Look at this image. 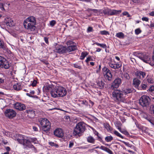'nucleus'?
Returning <instances> with one entry per match:
<instances>
[{"instance_id":"e433bc0d","label":"nucleus","mask_w":154,"mask_h":154,"mask_svg":"<svg viewBox=\"0 0 154 154\" xmlns=\"http://www.w3.org/2000/svg\"><path fill=\"white\" fill-rule=\"evenodd\" d=\"M105 140L107 142H109L112 140V136H107L106 137Z\"/></svg>"},{"instance_id":"7ed1b4c3","label":"nucleus","mask_w":154,"mask_h":154,"mask_svg":"<svg viewBox=\"0 0 154 154\" xmlns=\"http://www.w3.org/2000/svg\"><path fill=\"white\" fill-rule=\"evenodd\" d=\"M17 136L16 140L19 143L23 144L25 147H28L30 148L33 146L27 137L19 134Z\"/></svg>"},{"instance_id":"a211bd4d","label":"nucleus","mask_w":154,"mask_h":154,"mask_svg":"<svg viewBox=\"0 0 154 154\" xmlns=\"http://www.w3.org/2000/svg\"><path fill=\"white\" fill-rule=\"evenodd\" d=\"M68 46V47H66V53L74 51L77 49V47L75 45H72Z\"/></svg>"},{"instance_id":"c756f323","label":"nucleus","mask_w":154,"mask_h":154,"mask_svg":"<svg viewBox=\"0 0 154 154\" xmlns=\"http://www.w3.org/2000/svg\"><path fill=\"white\" fill-rule=\"evenodd\" d=\"M149 109L151 114L154 115V104L150 106Z\"/></svg>"},{"instance_id":"09e8293b","label":"nucleus","mask_w":154,"mask_h":154,"mask_svg":"<svg viewBox=\"0 0 154 154\" xmlns=\"http://www.w3.org/2000/svg\"><path fill=\"white\" fill-rule=\"evenodd\" d=\"M121 66L122 64L121 62H117L116 63V68H119Z\"/></svg>"},{"instance_id":"473e14b6","label":"nucleus","mask_w":154,"mask_h":154,"mask_svg":"<svg viewBox=\"0 0 154 154\" xmlns=\"http://www.w3.org/2000/svg\"><path fill=\"white\" fill-rule=\"evenodd\" d=\"M94 44H95L97 45L98 46H100V47L103 48H105L106 47V45L105 44H100L97 42H96L95 43H94Z\"/></svg>"},{"instance_id":"a18cd8bd","label":"nucleus","mask_w":154,"mask_h":154,"mask_svg":"<svg viewBox=\"0 0 154 154\" xmlns=\"http://www.w3.org/2000/svg\"><path fill=\"white\" fill-rule=\"evenodd\" d=\"M81 104L83 105H85L87 106L88 105V103L86 100H82L81 101Z\"/></svg>"},{"instance_id":"9d476101","label":"nucleus","mask_w":154,"mask_h":154,"mask_svg":"<svg viewBox=\"0 0 154 154\" xmlns=\"http://www.w3.org/2000/svg\"><path fill=\"white\" fill-rule=\"evenodd\" d=\"M102 71L105 78L108 79L109 80H111L112 78V75L110 71L105 67L103 68Z\"/></svg>"},{"instance_id":"72a5a7b5","label":"nucleus","mask_w":154,"mask_h":154,"mask_svg":"<svg viewBox=\"0 0 154 154\" xmlns=\"http://www.w3.org/2000/svg\"><path fill=\"white\" fill-rule=\"evenodd\" d=\"M104 127L108 131H110L111 130V128L108 124H105L104 125Z\"/></svg>"},{"instance_id":"f8f14e48","label":"nucleus","mask_w":154,"mask_h":154,"mask_svg":"<svg viewBox=\"0 0 154 154\" xmlns=\"http://www.w3.org/2000/svg\"><path fill=\"white\" fill-rule=\"evenodd\" d=\"M14 107L15 109L20 111L24 110L26 109L24 104L19 102H16L14 103Z\"/></svg>"},{"instance_id":"f704fd0d","label":"nucleus","mask_w":154,"mask_h":154,"mask_svg":"<svg viewBox=\"0 0 154 154\" xmlns=\"http://www.w3.org/2000/svg\"><path fill=\"white\" fill-rule=\"evenodd\" d=\"M119 125L117 126L118 129L119 131L121 133H123V132L125 130L122 129L120 127V126L122 125V124L121 123H119Z\"/></svg>"},{"instance_id":"774afa93","label":"nucleus","mask_w":154,"mask_h":154,"mask_svg":"<svg viewBox=\"0 0 154 154\" xmlns=\"http://www.w3.org/2000/svg\"><path fill=\"white\" fill-rule=\"evenodd\" d=\"M132 2L135 3H138L139 2V0H131Z\"/></svg>"},{"instance_id":"aec40b11","label":"nucleus","mask_w":154,"mask_h":154,"mask_svg":"<svg viewBox=\"0 0 154 154\" xmlns=\"http://www.w3.org/2000/svg\"><path fill=\"white\" fill-rule=\"evenodd\" d=\"M123 93L127 94L132 92H135L136 91L133 88H126L122 90Z\"/></svg>"},{"instance_id":"393cba45","label":"nucleus","mask_w":154,"mask_h":154,"mask_svg":"<svg viewBox=\"0 0 154 154\" xmlns=\"http://www.w3.org/2000/svg\"><path fill=\"white\" fill-rule=\"evenodd\" d=\"M87 141L89 143H94L95 141V140L94 138L91 136H90L88 137L87 138Z\"/></svg>"},{"instance_id":"4be33fe9","label":"nucleus","mask_w":154,"mask_h":154,"mask_svg":"<svg viewBox=\"0 0 154 154\" xmlns=\"http://www.w3.org/2000/svg\"><path fill=\"white\" fill-rule=\"evenodd\" d=\"M26 112L28 113V116L31 118H33L35 116V111L33 110H27Z\"/></svg>"},{"instance_id":"6ab92c4d","label":"nucleus","mask_w":154,"mask_h":154,"mask_svg":"<svg viewBox=\"0 0 154 154\" xmlns=\"http://www.w3.org/2000/svg\"><path fill=\"white\" fill-rule=\"evenodd\" d=\"M135 75L137 77H139L140 78H141L140 76L141 75L142 78H143L146 76V73L144 72L138 70L136 72Z\"/></svg>"},{"instance_id":"1a4fd4ad","label":"nucleus","mask_w":154,"mask_h":154,"mask_svg":"<svg viewBox=\"0 0 154 154\" xmlns=\"http://www.w3.org/2000/svg\"><path fill=\"white\" fill-rule=\"evenodd\" d=\"M5 116L9 119H12L15 117L16 115V112L11 109H7L5 112Z\"/></svg>"},{"instance_id":"69168bd1","label":"nucleus","mask_w":154,"mask_h":154,"mask_svg":"<svg viewBox=\"0 0 154 154\" xmlns=\"http://www.w3.org/2000/svg\"><path fill=\"white\" fill-rule=\"evenodd\" d=\"M142 20L143 21H148L149 19L146 17H143L142 18Z\"/></svg>"},{"instance_id":"de8ad7c7","label":"nucleus","mask_w":154,"mask_h":154,"mask_svg":"<svg viewBox=\"0 0 154 154\" xmlns=\"http://www.w3.org/2000/svg\"><path fill=\"white\" fill-rule=\"evenodd\" d=\"M73 66L75 68L81 69L82 68L81 66H79L78 64L75 63L73 64Z\"/></svg>"},{"instance_id":"f03ea898","label":"nucleus","mask_w":154,"mask_h":154,"mask_svg":"<svg viewBox=\"0 0 154 154\" xmlns=\"http://www.w3.org/2000/svg\"><path fill=\"white\" fill-rule=\"evenodd\" d=\"M66 94V89L63 87L59 86L55 88L54 91L51 92V95L52 97L56 98L64 97Z\"/></svg>"},{"instance_id":"b1692460","label":"nucleus","mask_w":154,"mask_h":154,"mask_svg":"<svg viewBox=\"0 0 154 154\" xmlns=\"http://www.w3.org/2000/svg\"><path fill=\"white\" fill-rule=\"evenodd\" d=\"M100 149L105 151H106L110 154H112V152L108 148L105 146H101L100 147Z\"/></svg>"},{"instance_id":"bb28decb","label":"nucleus","mask_w":154,"mask_h":154,"mask_svg":"<svg viewBox=\"0 0 154 154\" xmlns=\"http://www.w3.org/2000/svg\"><path fill=\"white\" fill-rule=\"evenodd\" d=\"M147 80L149 83L153 84L154 83V79L150 76H147Z\"/></svg>"},{"instance_id":"49530a36","label":"nucleus","mask_w":154,"mask_h":154,"mask_svg":"<svg viewBox=\"0 0 154 154\" xmlns=\"http://www.w3.org/2000/svg\"><path fill=\"white\" fill-rule=\"evenodd\" d=\"M73 44L74 42L72 41H69L66 42V45H67V46L74 45Z\"/></svg>"},{"instance_id":"4468645a","label":"nucleus","mask_w":154,"mask_h":154,"mask_svg":"<svg viewBox=\"0 0 154 154\" xmlns=\"http://www.w3.org/2000/svg\"><path fill=\"white\" fill-rule=\"evenodd\" d=\"M4 22V23L6 24L7 26L12 27L14 25L13 20L10 18L7 17L5 18V19Z\"/></svg>"},{"instance_id":"052dcab7","label":"nucleus","mask_w":154,"mask_h":154,"mask_svg":"<svg viewBox=\"0 0 154 154\" xmlns=\"http://www.w3.org/2000/svg\"><path fill=\"white\" fill-rule=\"evenodd\" d=\"M74 145V143L73 142L70 141L69 143V147L71 148Z\"/></svg>"},{"instance_id":"603ef678","label":"nucleus","mask_w":154,"mask_h":154,"mask_svg":"<svg viewBox=\"0 0 154 154\" xmlns=\"http://www.w3.org/2000/svg\"><path fill=\"white\" fill-rule=\"evenodd\" d=\"M123 14L124 15L127 16V17H129L131 16L129 14L128 12H126V11L124 12L123 13Z\"/></svg>"},{"instance_id":"0e129e2a","label":"nucleus","mask_w":154,"mask_h":154,"mask_svg":"<svg viewBox=\"0 0 154 154\" xmlns=\"http://www.w3.org/2000/svg\"><path fill=\"white\" fill-rule=\"evenodd\" d=\"M123 134L127 136H128L129 135L128 132L125 130L123 132Z\"/></svg>"},{"instance_id":"39448f33","label":"nucleus","mask_w":154,"mask_h":154,"mask_svg":"<svg viewBox=\"0 0 154 154\" xmlns=\"http://www.w3.org/2000/svg\"><path fill=\"white\" fill-rule=\"evenodd\" d=\"M42 129L45 132H48L51 128V123L47 119H41L39 121Z\"/></svg>"},{"instance_id":"0eeeda50","label":"nucleus","mask_w":154,"mask_h":154,"mask_svg":"<svg viewBox=\"0 0 154 154\" xmlns=\"http://www.w3.org/2000/svg\"><path fill=\"white\" fill-rule=\"evenodd\" d=\"M140 104L143 107H148L150 103V100L149 97L146 95H143L139 100Z\"/></svg>"},{"instance_id":"2eb2a0df","label":"nucleus","mask_w":154,"mask_h":154,"mask_svg":"<svg viewBox=\"0 0 154 154\" xmlns=\"http://www.w3.org/2000/svg\"><path fill=\"white\" fill-rule=\"evenodd\" d=\"M43 90L46 92H50L51 94L52 91H54V86L52 85H47L44 86L43 88Z\"/></svg>"},{"instance_id":"a19ab883","label":"nucleus","mask_w":154,"mask_h":154,"mask_svg":"<svg viewBox=\"0 0 154 154\" xmlns=\"http://www.w3.org/2000/svg\"><path fill=\"white\" fill-rule=\"evenodd\" d=\"M141 86L142 89L143 90H146L147 87V86L146 85L143 83L141 84Z\"/></svg>"},{"instance_id":"4d7b16f0","label":"nucleus","mask_w":154,"mask_h":154,"mask_svg":"<svg viewBox=\"0 0 154 154\" xmlns=\"http://www.w3.org/2000/svg\"><path fill=\"white\" fill-rule=\"evenodd\" d=\"M44 40L45 43L47 44H48L49 42H48V38L47 37H44Z\"/></svg>"},{"instance_id":"6e6d98bb","label":"nucleus","mask_w":154,"mask_h":154,"mask_svg":"<svg viewBox=\"0 0 154 154\" xmlns=\"http://www.w3.org/2000/svg\"><path fill=\"white\" fill-rule=\"evenodd\" d=\"M93 30V28L91 27H89L87 29V32H92Z\"/></svg>"},{"instance_id":"a878e982","label":"nucleus","mask_w":154,"mask_h":154,"mask_svg":"<svg viewBox=\"0 0 154 154\" xmlns=\"http://www.w3.org/2000/svg\"><path fill=\"white\" fill-rule=\"evenodd\" d=\"M97 85L98 86V88L100 89L103 88L104 83L102 81H98L96 82Z\"/></svg>"},{"instance_id":"ea45409f","label":"nucleus","mask_w":154,"mask_h":154,"mask_svg":"<svg viewBox=\"0 0 154 154\" xmlns=\"http://www.w3.org/2000/svg\"><path fill=\"white\" fill-rule=\"evenodd\" d=\"M116 14V10H112L109 9V15H112Z\"/></svg>"},{"instance_id":"3c124183","label":"nucleus","mask_w":154,"mask_h":154,"mask_svg":"<svg viewBox=\"0 0 154 154\" xmlns=\"http://www.w3.org/2000/svg\"><path fill=\"white\" fill-rule=\"evenodd\" d=\"M56 21L55 20H53L50 21V25L51 26H53L56 24Z\"/></svg>"},{"instance_id":"9b49d317","label":"nucleus","mask_w":154,"mask_h":154,"mask_svg":"<svg viewBox=\"0 0 154 154\" xmlns=\"http://www.w3.org/2000/svg\"><path fill=\"white\" fill-rule=\"evenodd\" d=\"M66 47L62 45H57L55 47L54 50L55 52L60 54L66 53Z\"/></svg>"},{"instance_id":"412c9836","label":"nucleus","mask_w":154,"mask_h":154,"mask_svg":"<svg viewBox=\"0 0 154 154\" xmlns=\"http://www.w3.org/2000/svg\"><path fill=\"white\" fill-rule=\"evenodd\" d=\"M140 83V81L137 79L136 78L133 79V84L135 88H138Z\"/></svg>"},{"instance_id":"c9c22d12","label":"nucleus","mask_w":154,"mask_h":154,"mask_svg":"<svg viewBox=\"0 0 154 154\" xmlns=\"http://www.w3.org/2000/svg\"><path fill=\"white\" fill-rule=\"evenodd\" d=\"M100 32L102 35H109V32L108 31L105 30L101 31H100Z\"/></svg>"},{"instance_id":"423d86ee","label":"nucleus","mask_w":154,"mask_h":154,"mask_svg":"<svg viewBox=\"0 0 154 154\" xmlns=\"http://www.w3.org/2000/svg\"><path fill=\"white\" fill-rule=\"evenodd\" d=\"M136 54L137 57L144 62L149 63L152 66L154 65V63L151 60V57L149 56L141 53H137Z\"/></svg>"},{"instance_id":"bf43d9fd","label":"nucleus","mask_w":154,"mask_h":154,"mask_svg":"<svg viewBox=\"0 0 154 154\" xmlns=\"http://www.w3.org/2000/svg\"><path fill=\"white\" fill-rule=\"evenodd\" d=\"M149 91L152 92L154 91V86H151L149 89Z\"/></svg>"},{"instance_id":"338daca9","label":"nucleus","mask_w":154,"mask_h":154,"mask_svg":"<svg viewBox=\"0 0 154 154\" xmlns=\"http://www.w3.org/2000/svg\"><path fill=\"white\" fill-rule=\"evenodd\" d=\"M4 82V80L2 78H0V85Z\"/></svg>"},{"instance_id":"f257e3e1","label":"nucleus","mask_w":154,"mask_h":154,"mask_svg":"<svg viewBox=\"0 0 154 154\" xmlns=\"http://www.w3.org/2000/svg\"><path fill=\"white\" fill-rule=\"evenodd\" d=\"M36 20L34 17L31 16L26 19L24 21L23 25L24 27L27 30L30 31H33L35 30V26Z\"/></svg>"},{"instance_id":"5701e85b","label":"nucleus","mask_w":154,"mask_h":154,"mask_svg":"<svg viewBox=\"0 0 154 154\" xmlns=\"http://www.w3.org/2000/svg\"><path fill=\"white\" fill-rule=\"evenodd\" d=\"M13 88L15 90L19 91L22 89V87L20 83H17L13 86Z\"/></svg>"},{"instance_id":"680f3d73","label":"nucleus","mask_w":154,"mask_h":154,"mask_svg":"<svg viewBox=\"0 0 154 154\" xmlns=\"http://www.w3.org/2000/svg\"><path fill=\"white\" fill-rule=\"evenodd\" d=\"M0 8L2 10H5L3 6V3H1L0 4Z\"/></svg>"},{"instance_id":"58836bf2","label":"nucleus","mask_w":154,"mask_h":154,"mask_svg":"<svg viewBox=\"0 0 154 154\" xmlns=\"http://www.w3.org/2000/svg\"><path fill=\"white\" fill-rule=\"evenodd\" d=\"M141 32V30L140 28L136 29L135 30V32L136 35H138Z\"/></svg>"},{"instance_id":"2f4dec72","label":"nucleus","mask_w":154,"mask_h":154,"mask_svg":"<svg viewBox=\"0 0 154 154\" xmlns=\"http://www.w3.org/2000/svg\"><path fill=\"white\" fill-rule=\"evenodd\" d=\"M87 54H88L87 52H82L81 53V55L80 57V59L82 60L83 59Z\"/></svg>"},{"instance_id":"37998d69","label":"nucleus","mask_w":154,"mask_h":154,"mask_svg":"<svg viewBox=\"0 0 154 154\" xmlns=\"http://www.w3.org/2000/svg\"><path fill=\"white\" fill-rule=\"evenodd\" d=\"M94 134H95V135H96L98 137V140H99L101 141V142H102V138L99 136L98 135H99V133H98L96 131H95L94 132Z\"/></svg>"},{"instance_id":"f3484780","label":"nucleus","mask_w":154,"mask_h":154,"mask_svg":"<svg viewBox=\"0 0 154 154\" xmlns=\"http://www.w3.org/2000/svg\"><path fill=\"white\" fill-rule=\"evenodd\" d=\"M54 134L57 137H63V134L62 129L57 128L54 131Z\"/></svg>"},{"instance_id":"20e7f679","label":"nucleus","mask_w":154,"mask_h":154,"mask_svg":"<svg viewBox=\"0 0 154 154\" xmlns=\"http://www.w3.org/2000/svg\"><path fill=\"white\" fill-rule=\"evenodd\" d=\"M86 124L83 122H80L78 123L75 128L73 132V134L75 135H81L86 129Z\"/></svg>"},{"instance_id":"c03bdc74","label":"nucleus","mask_w":154,"mask_h":154,"mask_svg":"<svg viewBox=\"0 0 154 154\" xmlns=\"http://www.w3.org/2000/svg\"><path fill=\"white\" fill-rule=\"evenodd\" d=\"M93 60V59L91 58V56H88L86 60H85V62H86L87 63H88V62L90 61H92Z\"/></svg>"},{"instance_id":"cd10ccee","label":"nucleus","mask_w":154,"mask_h":154,"mask_svg":"<svg viewBox=\"0 0 154 154\" xmlns=\"http://www.w3.org/2000/svg\"><path fill=\"white\" fill-rule=\"evenodd\" d=\"M122 82V80L121 79L116 78V89L118 88Z\"/></svg>"},{"instance_id":"4c0bfd02","label":"nucleus","mask_w":154,"mask_h":154,"mask_svg":"<svg viewBox=\"0 0 154 154\" xmlns=\"http://www.w3.org/2000/svg\"><path fill=\"white\" fill-rule=\"evenodd\" d=\"M109 9L108 8H105L103 10V13L104 14L109 15Z\"/></svg>"},{"instance_id":"5fc2aeb1","label":"nucleus","mask_w":154,"mask_h":154,"mask_svg":"<svg viewBox=\"0 0 154 154\" xmlns=\"http://www.w3.org/2000/svg\"><path fill=\"white\" fill-rule=\"evenodd\" d=\"M124 76L127 79H129L130 78V77L129 76V74L128 73H126L124 74Z\"/></svg>"},{"instance_id":"dca6fc26","label":"nucleus","mask_w":154,"mask_h":154,"mask_svg":"<svg viewBox=\"0 0 154 154\" xmlns=\"http://www.w3.org/2000/svg\"><path fill=\"white\" fill-rule=\"evenodd\" d=\"M122 92L118 90H116V99L122 101L124 99Z\"/></svg>"},{"instance_id":"864d4df0","label":"nucleus","mask_w":154,"mask_h":154,"mask_svg":"<svg viewBox=\"0 0 154 154\" xmlns=\"http://www.w3.org/2000/svg\"><path fill=\"white\" fill-rule=\"evenodd\" d=\"M112 96V97H111L112 98H113L114 100H115V99H116V91L115 90H114L113 92Z\"/></svg>"},{"instance_id":"79ce46f5","label":"nucleus","mask_w":154,"mask_h":154,"mask_svg":"<svg viewBox=\"0 0 154 154\" xmlns=\"http://www.w3.org/2000/svg\"><path fill=\"white\" fill-rule=\"evenodd\" d=\"M49 144L52 146H54L56 147H57L58 145L57 144H55L54 142H50L49 143Z\"/></svg>"},{"instance_id":"8fccbe9b","label":"nucleus","mask_w":154,"mask_h":154,"mask_svg":"<svg viewBox=\"0 0 154 154\" xmlns=\"http://www.w3.org/2000/svg\"><path fill=\"white\" fill-rule=\"evenodd\" d=\"M37 83V82L35 80H34L32 81V82L31 84V85L33 87H34L36 86V84Z\"/></svg>"},{"instance_id":"13d9d810","label":"nucleus","mask_w":154,"mask_h":154,"mask_svg":"<svg viewBox=\"0 0 154 154\" xmlns=\"http://www.w3.org/2000/svg\"><path fill=\"white\" fill-rule=\"evenodd\" d=\"M116 135L121 138H123V137L118 132L116 131Z\"/></svg>"},{"instance_id":"c85d7f7f","label":"nucleus","mask_w":154,"mask_h":154,"mask_svg":"<svg viewBox=\"0 0 154 154\" xmlns=\"http://www.w3.org/2000/svg\"><path fill=\"white\" fill-rule=\"evenodd\" d=\"M116 36L117 37L121 39L125 37L124 34L122 32L117 33L116 34Z\"/></svg>"},{"instance_id":"7c9ffc66","label":"nucleus","mask_w":154,"mask_h":154,"mask_svg":"<svg viewBox=\"0 0 154 154\" xmlns=\"http://www.w3.org/2000/svg\"><path fill=\"white\" fill-rule=\"evenodd\" d=\"M109 65L110 66V67L114 69H115V63L114 62H113L111 61V62H110L109 63Z\"/></svg>"},{"instance_id":"6e6552de","label":"nucleus","mask_w":154,"mask_h":154,"mask_svg":"<svg viewBox=\"0 0 154 154\" xmlns=\"http://www.w3.org/2000/svg\"><path fill=\"white\" fill-rule=\"evenodd\" d=\"M10 67V64L8 61L4 57L0 56V68H4L8 69Z\"/></svg>"},{"instance_id":"e2e57ef3","label":"nucleus","mask_w":154,"mask_h":154,"mask_svg":"<svg viewBox=\"0 0 154 154\" xmlns=\"http://www.w3.org/2000/svg\"><path fill=\"white\" fill-rule=\"evenodd\" d=\"M147 120L149 121L152 124L154 125V122L149 119H148Z\"/></svg>"},{"instance_id":"ddd939ff","label":"nucleus","mask_w":154,"mask_h":154,"mask_svg":"<svg viewBox=\"0 0 154 154\" xmlns=\"http://www.w3.org/2000/svg\"><path fill=\"white\" fill-rule=\"evenodd\" d=\"M0 49L3 50L5 53L7 52L8 54L11 53V51L7 48L4 41L0 39Z\"/></svg>"}]
</instances>
